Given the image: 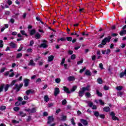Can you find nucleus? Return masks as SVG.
<instances>
[{"instance_id":"f257e3e1","label":"nucleus","mask_w":126,"mask_h":126,"mask_svg":"<svg viewBox=\"0 0 126 126\" xmlns=\"http://www.w3.org/2000/svg\"><path fill=\"white\" fill-rule=\"evenodd\" d=\"M89 88H90V86L89 85L87 86L86 88L84 87L82 88L81 91L79 92V96H80V97H82L85 91H89Z\"/></svg>"},{"instance_id":"f03ea898","label":"nucleus","mask_w":126,"mask_h":126,"mask_svg":"<svg viewBox=\"0 0 126 126\" xmlns=\"http://www.w3.org/2000/svg\"><path fill=\"white\" fill-rule=\"evenodd\" d=\"M111 39H112V37H111V36L105 37L102 40L101 43L105 45H106V44H107V42L109 43L111 41Z\"/></svg>"},{"instance_id":"7ed1b4c3","label":"nucleus","mask_w":126,"mask_h":126,"mask_svg":"<svg viewBox=\"0 0 126 126\" xmlns=\"http://www.w3.org/2000/svg\"><path fill=\"white\" fill-rule=\"evenodd\" d=\"M43 43L40 45L41 48H43L44 49H46V48H48V44H47V40H43Z\"/></svg>"},{"instance_id":"20e7f679","label":"nucleus","mask_w":126,"mask_h":126,"mask_svg":"<svg viewBox=\"0 0 126 126\" xmlns=\"http://www.w3.org/2000/svg\"><path fill=\"white\" fill-rule=\"evenodd\" d=\"M55 119H54V117L53 116H49L48 117V122H47V124H52V123H53V122H54Z\"/></svg>"},{"instance_id":"39448f33","label":"nucleus","mask_w":126,"mask_h":126,"mask_svg":"<svg viewBox=\"0 0 126 126\" xmlns=\"http://www.w3.org/2000/svg\"><path fill=\"white\" fill-rule=\"evenodd\" d=\"M23 86V84H20L19 85L18 84L15 85V89H17V92L20 90V88Z\"/></svg>"},{"instance_id":"423d86ee","label":"nucleus","mask_w":126,"mask_h":126,"mask_svg":"<svg viewBox=\"0 0 126 126\" xmlns=\"http://www.w3.org/2000/svg\"><path fill=\"white\" fill-rule=\"evenodd\" d=\"M27 112H29V114H31L32 113H35L36 112V109L35 108H32L31 109H27L25 110Z\"/></svg>"},{"instance_id":"0eeeda50","label":"nucleus","mask_w":126,"mask_h":126,"mask_svg":"<svg viewBox=\"0 0 126 126\" xmlns=\"http://www.w3.org/2000/svg\"><path fill=\"white\" fill-rule=\"evenodd\" d=\"M110 115L112 116V120H113V121H119V118L115 116V113L114 112H111Z\"/></svg>"},{"instance_id":"6e6552de","label":"nucleus","mask_w":126,"mask_h":126,"mask_svg":"<svg viewBox=\"0 0 126 126\" xmlns=\"http://www.w3.org/2000/svg\"><path fill=\"white\" fill-rule=\"evenodd\" d=\"M60 94V89L59 88H56L54 91L55 96H57L58 94Z\"/></svg>"},{"instance_id":"1a4fd4ad","label":"nucleus","mask_w":126,"mask_h":126,"mask_svg":"<svg viewBox=\"0 0 126 126\" xmlns=\"http://www.w3.org/2000/svg\"><path fill=\"white\" fill-rule=\"evenodd\" d=\"M24 86L25 87H27V86H28L29 84V79H25L24 81Z\"/></svg>"},{"instance_id":"9d476101","label":"nucleus","mask_w":126,"mask_h":126,"mask_svg":"<svg viewBox=\"0 0 126 126\" xmlns=\"http://www.w3.org/2000/svg\"><path fill=\"white\" fill-rule=\"evenodd\" d=\"M29 65H32V66H35V65H36V63H34V60H31L30 61Z\"/></svg>"},{"instance_id":"9b49d317","label":"nucleus","mask_w":126,"mask_h":126,"mask_svg":"<svg viewBox=\"0 0 126 126\" xmlns=\"http://www.w3.org/2000/svg\"><path fill=\"white\" fill-rule=\"evenodd\" d=\"M80 122L84 125V126H87V125H88V122H87V121L84 119H81Z\"/></svg>"},{"instance_id":"f8f14e48","label":"nucleus","mask_w":126,"mask_h":126,"mask_svg":"<svg viewBox=\"0 0 126 126\" xmlns=\"http://www.w3.org/2000/svg\"><path fill=\"white\" fill-rule=\"evenodd\" d=\"M34 93V91H33L32 90H28L26 92V94L27 95H29L30 94H33Z\"/></svg>"},{"instance_id":"ddd939ff","label":"nucleus","mask_w":126,"mask_h":126,"mask_svg":"<svg viewBox=\"0 0 126 126\" xmlns=\"http://www.w3.org/2000/svg\"><path fill=\"white\" fill-rule=\"evenodd\" d=\"M63 89L64 91H65V92L67 94H69V93H71L69 89H68V88H67L66 87H63Z\"/></svg>"},{"instance_id":"4468645a","label":"nucleus","mask_w":126,"mask_h":126,"mask_svg":"<svg viewBox=\"0 0 126 126\" xmlns=\"http://www.w3.org/2000/svg\"><path fill=\"white\" fill-rule=\"evenodd\" d=\"M68 80L69 81H73L74 80H75V78L73 76H70L68 77Z\"/></svg>"},{"instance_id":"2eb2a0df","label":"nucleus","mask_w":126,"mask_h":126,"mask_svg":"<svg viewBox=\"0 0 126 126\" xmlns=\"http://www.w3.org/2000/svg\"><path fill=\"white\" fill-rule=\"evenodd\" d=\"M52 61H54V56L53 55L48 57V62H52Z\"/></svg>"},{"instance_id":"dca6fc26","label":"nucleus","mask_w":126,"mask_h":126,"mask_svg":"<svg viewBox=\"0 0 126 126\" xmlns=\"http://www.w3.org/2000/svg\"><path fill=\"white\" fill-rule=\"evenodd\" d=\"M76 88H77V87L76 86H73L70 91V93L74 92V91L76 90Z\"/></svg>"},{"instance_id":"f3484780","label":"nucleus","mask_w":126,"mask_h":126,"mask_svg":"<svg viewBox=\"0 0 126 126\" xmlns=\"http://www.w3.org/2000/svg\"><path fill=\"white\" fill-rule=\"evenodd\" d=\"M103 111H104V112H109L110 108H109V107H105L103 108Z\"/></svg>"},{"instance_id":"a211bd4d","label":"nucleus","mask_w":126,"mask_h":126,"mask_svg":"<svg viewBox=\"0 0 126 126\" xmlns=\"http://www.w3.org/2000/svg\"><path fill=\"white\" fill-rule=\"evenodd\" d=\"M97 82L98 83H99V84H102L103 83V80H102V79H101L100 78H98L97 79Z\"/></svg>"},{"instance_id":"6ab92c4d","label":"nucleus","mask_w":126,"mask_h":126,"mask_svg":"<svg viewBox=\"0 0 126 126\" xmlns=\"http://www.w3.org/2000/svg\"><path fill=\"white\" fill-rule=\"evenodd\" d=\"M6 109V107L5 106L2 105L0 107V111H4Z\"/></svg>"},{"instance_id":"aec40b11","label":"nucleus","mask_w":126,"mask_h":126,"mask_svg":"<svg viewBox=\"0 0 126 126\" xmlns=\"http://www.w3.org/2000/svg\"><path fill=\"white\" fill-rule=\"evenodd\" d=\"M125 34H126V30L122 31L120 33V34L121 35V36H123L124 35H125Z\"/></svg>"},{"instance_id":"412c9836","label":"nucleus","mask_w":126,"mask_h":126,"mask_svg":"<svg viewBox=\"0 0 126 126\" xmlns=\"http://www.w3.org/2000/svg\"><path fill=\"white\" fill-rule=\"evenodd\" d=\"M55 82L56 83H61V78H56L55 79Z\"/></svg>"},{"instance_id":"4be33fe9","label":"nucleus","mask_w":126,"mask_h":126,"mask_svg":"<svg viewBox=\"0 0 126 126\" xmlns=\"http://www.w3.org/2000/svg\"><path fill=\"white\" fill-rule=\"evenodd\" d=\"M66 39H65V38H64V37H62V38H60V39H58L57 40V41H58V42H60V41H66Z\"/></svg>"},{"instance_id":"5701e85b","label":"nucleus","mask_w":126,"mask_h":126,"mask_svg":"<svg viewBox=\"0 0 126 126\" xmlns=\"http://www.w3.org/2000/svg\"><path fill=\"white\" fill-rule=\"evenodd\" d=\"M20 33H21V34H22V35H24L25 36H26V37H27V34L26 33V32H25V31H21Z\"/></svg>"},{"instance_id":"b1692460","label":"nucleus","mask_w":126,"mask_h":126,"mask_svg":"<svg viewBox=\"0 0 126 126\" xmlns=\"http://www.w3.org/2000/svg\"><path fill=\"white\" fill-rule=\"evenodd\" d=\"M4 84H1L0 86V92H2V90L4 88Z\"/></svg>"},{"instance_id":"393cba45","label":"nucleus","mask_w":126,"mask_h":126,"mask_svg":"<svg viewBox=\"0 0 126 126\" xmlns=\"http://www.w3.org/2000/svg\"><path fill=\"white\" fill-rule=\"evenodd\" d=\"M30 35H34L36 33V31L34 30H32L30 32Z\"/></svg>"},{"instance_id":"a878e982","label":"nucleus","mask_w":126,"mask_h":126,"mask_svg":"<svg viewBox=\"0 0 126 126\" xmlns=\"http://www.w3.org/2000/svg\"><path fill=\"white\" fill-rule=\"evenodd\" d=\"M8 87H9V85H6V86H5V87H4L5 92H6V91H7V90H8Z\"/></svg>"},{"instance_id":"bb28decb","label":"nucleus","mask_w":126,"mask_h":126,"mask_svg":"<svg viewBox=\"0 0 126 126\" xmlns=\"http://www.w3.org/2000/svg\"><path fill=\"white\" fill-rule=\"evenodd\" d=\"M66 40L68 42H71L72 41V37H66Z\"/></svg>"},{"instance_id":"cd10ccee","label":"nucleus","mask_w":126,"mask_h":126,"mask_svg":"<svg viewBox=\"0 0 126 126\" xmlns=\"http://www.w3.org/2000/svg\"><path fill=\"white\" fill-rule=\"evenodd\" d=\"M96 94L98 95V96H99L100 97L102 96L103 95L102 93H100L98 90H96Z\"/></svg>"},{"instance_id":"c85d7f7f","label":"nucleus","mask_w":126,"mask_h":126,"mask_svg":"<svg viewBox=\"0 0 126 126\" xmlns=\"http://www.w3.org/2000/svg\"><path fill=\"white\" fill-rule=\"evenodd\" d=\"M33 52V49L32 48H28L27 50V53H32Z\"/></svg>"},{"instance_id":"c756f323","label":"nucleus","mask_w":126,"mask_h":126,"mask_svg":"<svg viewBox=\"0 0 126 126\" xmlns=\"http://www.w3.org/2000/svg\"><path fill=\"white\" fill-rule=\"evenodd\" d=\"M35 38L36 39H40V38H41V35L39 33H36L35 34Z\"/></svg>"},{"instance_id":"7c9ffc66","label":"nucleus","mask_w":126,"mask_h":126,"mask_svg":"<svg viewBox=\"0 0 126 126\" xmlns=\"http://www.w3.org/2000/svg\"><path fill=\"white\" fill-rule=\"evenodd\" d=\"M94 116H95V117H96L97 118H98V117H99V116H100V115H99V112H97V111H95L94 112Z\"/></svg>"},{"instance_id":"2f4dec72","label":"nucleus","mask_w":126,"mask_h":126,"mask_svg":"<svg viewBox=\"0 0 126 126\" xmlns=\"http://www.w3.org/2000/svg\"><path fill=\"white\" fill-rule=\"evenodd\" d=\"M123 89V87L122 86H118L116 87V90H118L119 91H121Z\"/></svg>"},{"instance_id":"473e14b6","label":"nucleus","mask_w":126,"mask_h":126,"mask_svg":"<svg viewBox=\"0 0 126 126\" xmlns=\"http://www.w3.org/2000/svg\"><path fill=\"white\" fill-rule=\"evenodd\" d=\"M20 116L21 117H24L26 116V114L23 113L22 112H20Z\"/></svg>"},{"instance_id":"72a5a7b5","label":"nucleus","mask_w":126,"mask_h":126,"mask_svg":"<svg viewBox=\"0 0 126 126\" xmlns=\"http://www.w3.org/2000/svg\"><path fill=\"white\" fill-rule=\"evenodd\" d=\"M10 47H11L12 48H15V44H14L13 42H11L10 43Z\"/></svg>"},{"instance_id":"f704fd0d","label":"nucleus","mask_w":126,"mask_h":126,"mask_svg":"<svg viewBox=\"0 0 126 126\" xmlns=\"http://www.w3.org/2000/svg\"><path fill=\"white\" fill-rule=\"evenodd\" d=\"M85 74H86V75H91V73L89 70H86Z\"/></svg>"},{"instance_id":"c9c22d12","label":"nucleus","mask_w":126,"mask_h":126,"mask_svg":"<svg viewBox=\"0 0 126 126\" xmlns=\"http://www.w3.org/2000/svg\"><path fill=\"white\" fill-rule=\"evenodd\" d=\"M88 104L89 107H92L93 106V103L91 101L88 102Z\"/></svg>"},{"instance_id":"e433bc0d","label":"nucleus","mask_w":126,"mask_h":126,"mask_svg":"<svg viewBox=\"0 0 126 126\" xmlns=\"http://www.w3.org/2000/svg\"><path fill=\"white\" fill-rule=\"evenodd\" d=\"M3 47V41L0 40V48H2Z\"/></svg>"},{"instance_id":"4c0bfd02","label":"nucleus","mask_w":126,"mask_h":126,"mask_svg":"<svg viewBox=\"0 0 126 126\" xmlns=\"http://www.w3.org/2000/svg\"><path fill=\"white\" fill-rule=\"evenodd\" d=\"M21 57H22V54L19 53V54H17V55L16 56V58L17 59H19V58H21Z\"/></svg>"},{"instance_id":"58836bf2","label":"nucleus","mask_w":126,"mask_h":126,"mask_svg":"<svg viewBox=\"0 0 126 126\" xmlns=\"http://www.w3.org/2000/svg\"><path fill=\"white\" fill-rule=\"evenodd\" d=\"M44 101L48 102L49 101V97L47 95L44 96Z\"/></svg>"},{"instance_id":"ea45409f","label":"nucleus","mask_w":126,"mask_h":126,"mask_svg":"<svg viewBox=\"0 0 126 126\" xmlns=\"http://www.w3.org/2000/svg\"><path fill=\"white\" fill-rule=\"evenodd\" d=\"M64 62H65V59L64 58L62 59V61L61 63V65H63V64L64 63Z\"/></svg>"},{"instance_id":"a19ab883","label":"nucleus","mask_w":126,"mask_h":126,"mask_svg":"<svg viewBox=\"0 0 126 126\" xmlns=\"http://www.w3.org/2000/svg\"><path fill=\"white\" fill-rule=\"evenodd\" d=\"M14 111H15V112H17L19 111V107H15L13 108Z\"/></svg>"},{"instance_id":"79ce46f5","label":"nucleus","mask_w":126,"mask_h":126,"mask_svg":"<svg viewBox=\"0 0 126 126\" xmlns=\"http://www.w3.org/2000/svg\"><path fill=\"white\" fill-rule=\"evenodd\" d=\"M105 44H103L102 42L100 44L98 45V48H104Z\"/></svg>"},{"instance_id":"37998d69","label":"nucleus","mask_w":126,"mask_h":126,"mask_svg":"<svg viewBox=\"0 0 126 126\" xmlns=\"http://www.w3.org/2000/svg\"><path fill=\"white\" fill-rule=\"evenodd\" d=\"M71 35H75L77 37H79V35L75 32L71 33Z\"/></svg>"},{"instance_id":"c03bdc74","label":"nucleus","mask_w":126,"mask_h":126,"mask_svg":"<svg viewBox=\"0 0 126 126\" xmlns=\"http://www.w3.org/2000/svg\"><path fill=\"white\" fill-rule=\"evenodd\" d=\"M76 57V56H75V55L73 54L71 56V60H75Z\"/></svg>"},{"instance_id":"a18cd8bd","label":"nucleus","mask_w":126,"mask_h":126,"mask_svg":"<svg viewBox=\"0 0 126 126\" xmlns=\"http://www.w3.org/2000/svg\"><path fill=\"white\" fill-rule=\"evenodd\" d=\"M12 123H13V124H19V121H17L15 120H13L12 121Z\"/></svg>"},{"instance_id":"49530a36","label":"nucleus","mask_w":126,"mask_h":126,"mask_svg":"<svg viewBox=\"0 0 126 126\" xmlns=\"http://www.w3.org/2000/svg\"><path fill=\"white\" fill-rule=\"evenodd\" d=\"M99 66L101 69H104V67L103 66V64L102 63H99Z\"/></svg>"},{"instance_id":"de8ad7c7","label":"nucleus","mask_w":126,"mask_h":126,"mask_svg":"<svg viewBox=\"0 0 126 126\" xmlns=\"http://www.w3.org/2000/svg\"><path fill=\"white\" fill-rule=\"evenodd\" d=\"M17 82V80H13L11 83V85H13L14 84H15V83Z\"/></svg>"},{"instance_id":"09e8293b","label":"nucleus","mask_w":126,"mask_h":126,"mask_svg":"<svg viewBox=\"0 0 126 126\" xmlns=\"http://www.w3.org/2000/svg\"><path fill=\"white\" fill-rule=\"evenodd\" d=\"M83 63V60L77 62V64H81Z\"/></svg>"},{"instance_id":"8fccbe9b","label":"nucleus","mask_w":126,"mask_h":126,"mask_svg":"<svg viewBox=\"0 0 126 126\" xmlns=\"http://www.w3.org/2000/svg\"><path fill=\"white\" fill-rule=\"evenodd\" d=\"M34 44V41L33 40H32L30 42V46H32Z\"/></svg>"},{"instance_id":"3c124183","label":"nucleus","mask_w":126,"mask_h":126,"mask_svg":"<svg viewBox=\"0 0 126 126\" xmlns=\"http://www.w3.org/2000/svg\"><path fill=\"white\" fill-rule=\"evenodd\" d=\"M85 69H86V68H85V67H84L83 69H81L80 70V73H82V72H83V71H84V70H85Z\"/></svg>"},{"instance_id":"603ef678","label":"nucleus","mask_w":126,"mask_h":126,"mask_svg":"<svg viewBox=\"0 0 126 126\" xmlns=\"http://www.w3.org/2000/svg\"><path fill=\"white\" fill-rule=\"evenodd\" d=\"M99 102L101 105H104V102L102 100L99 99Z\"/></svg>"},{"instance_id":"864d4df0","label":"nucleus","mask_w":126,"mask_h":126,"mask_svg":"<svg viewBox=\"0 0 126 126\" xmlns=\"http://www.w3.org/2000/svg\"><path fill=\"white\" fill-rule=\"evenodd\" d=\"M68 54H69V55H72L73 54V51L71 50H68Z\"/></svg>"},{"instance_id":"5fc2aeb1","label":"nucleus","mask_w":126,"mask_h":126,"mask_svg":"<svg viewBox=\"0 0 126 126\" xmlns=\"http://www.w3.org/2000/svg\"><path fill=\"white\" fill-rule=\"evenodd\" d=\"M111 53V50L110 49H108L106 51V54L109 55Z\"/></svg>"},{"instance_id":"6e6d98bb","label":"nucleus","mask_w":126,"mask_h":126,"mask_svg":"<svg viewBox=\"0 0 126 126\" xmlns=\"http://www.w3.org/2000/svg\"><path fill=\"white\" fill-rule=\"evenodd\" d=\"M99 117L101 118V119H105V115L104 114H100Z\"/></svg>"},{"instance_id":"4d7b16f0","label":"nucleus","mask_w":126,"mask_h":126,"mask_svg":"<svg viewBox=\"0 0 126 126\" xmlns=\"http://www.w3.org/2000/svg\"><path fill=\"white\" fill-rule=\"evenodd\" d=\"M65 120H66V116H63L62 121H65Z\"/></svg>"},{"instance_id":"13d9d810","label":"nucleus","mask_w":126,"mask_h":126,"mask_svg":"<svg viewBox=\"0 0 126 126\" xmlns=\"http://www.w3.org/2000/svg\"><path fill=\"white\" fill-rule=\"evenodd\" d=\"M86 96L87 97H90V96H91V94L89 93H86Z\"/></svg>"},{"instance_id":"bf43d9fd","label":"nucleus","mask_w":126,"mask_h":126,"mask_svg":"<svg viewBox=\"0 0 126 126\" xmlns=\"http://www.w3.org/2000/svg\"><path fill=\"white\" fill-rule=\"evenodd\" d=\"M118 96H119L120 97L122 96L123 95V93L119 92L117 94Z\"/></svg>"},{"instance_id":"052dcab7","label":"nucleus","mask_w":126,"mask_h":126,"mask_svg":"<svg viewBox=\"0 0 126 126\" xmlns=\"http://www.w3.org/2000/svg\"><path fill=\"white\" fill-rule=\"evenodd\" d=\"M63 105H65L66 104V100L65 99H64L62 101Z\"/></svg>"},{"instance_id":"680f3d73","label":"nucleus","mask_w":126,"mask_h":126,"mask_svg":"<svg viewBox=\"0 0 126 126\" xmlns=\"http://www.w3.org/2000/svg\"><path fill=\"white\" fill-rule=\"evenodd\" d=\"M7 3H8V4L9 5H10L11 4H12V2L11 1V0H8L7 1Z\"/></svg>"},{"instance_id":"e2e57ef3","label":"nucleus","mask_w":126,"mask_h":126,"mask_svg":"<svg viewBox=\"0 0 126 126\" xmlns=\"http://www.w3.org/2000/svg\"><path fill=\"white\" fill-rule=\"evenodd\" d=\"M12 35L13 36H16V35H17V32H12Z\"/></svg>"},{"instance_id":"0e129e2a","label":"nucleus","mask_w":126,"mask_h":126,"mask_svg":"<svg viewBox=\"0 0 126 126\" xmlns=\"http://www.w3.org/2000/svg\"><path fill=\"white\" fill-rule=\"evenodd\" d=\"M9 77H13L14 76V73L12 72L9 75Z\"/></svg>"},{"instance_id":"69168bd1","label":"nucleus","mask_w":126,"mask_h":126,"mask_svg":"<svg viewBox=\"0 0 126 126\" xmlns=\"http://www.w3.org/2000/svg\"><path fill=\"white\" fill-rule=\"evenodd\" d=\"M79 12H84V8H80L79 9Z\"/></svg>"},{"instance_id":"338daca9","label":"nucleus","mask_w":126,"mask_h":126,"mask_svg":"<svg viewBox=\"0 0 126 126\" xmlns=\"http://www.w3.org/2000/svg\"><path fill=\"white\" fill-rule=\"evenodd\" d=\"M24 100H28V99H29V97H28L27 95H25L24 97Z\"/></svg>"},{"instance_id":"774afa93","label":"nucleus","mask_w":126,"mask_h":126,"mask_svg":"<svg viewBox=\"0 0 126 126\" xmlns=\"http://www.w3.org/2000/svg\"><path fill=\"white\" fill-rule=\"evenodd\" d=\"M104 90H109V87H107V86H105L104 87Z\"/></svg>"}]
</instances>
